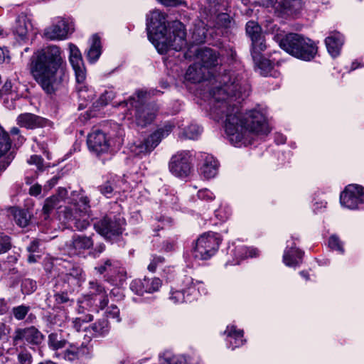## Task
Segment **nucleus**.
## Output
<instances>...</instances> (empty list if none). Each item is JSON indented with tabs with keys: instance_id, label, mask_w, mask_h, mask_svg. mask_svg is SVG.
Here are the masks:
<instances>
[{
	"instance_id": "c85d7f7f",
	"label": "nucleus",
	"mask_w": 364,
	"mask_h": 364,
	"mask_svg": "<svg viewBox=\"0 0 364 364\" xmlns=\"http://www.w3.org/2000/svg\"><path fill=\"white\" fill-rule=\"evenodd\" d=\"M101 41L97 34H94L90 40V45L87 51V57L90 63H95L98 60L102 52Z\"/></svg>"
},
{
	"instance_id": "49530a36",
	"label": "nucleus",
	"mask_w": 364,
	"mask_h": 364,
	"mask_svg": "<svg viewBox=\"0 0 364 364\" xmlns=\"http://www.w3.org/2000/svg\"><path fill=\"white\" fill-rule=\"evenodd\" d=\"M328 247L333 250L339 252L341 254L344 253L343 242L336 235H332L328 240Z\"/></svg>"
},
{
	"instance_id": "9b49d317",
	"label": "nucleus",
	"mask_w": 364,
	"mask_h": 364,
	"mask_svg": "<svg viewBox=\"0 0 364 364\" xmlns=\"http://www.w3.org/2000/svg\"><path fill=\"white\" fill-rule=\"evenodd\" d=\"M340 202L342 206L348 209L364 208V187L348 185L341 193Z\"/></svg>"
},
{
	"instance_id": "aec40b11",
	"label": "nucleus",
	"mask_w": 364,
	"mask_h": 364,
	"mask_svg": "<svg viewBox=\"0 0 364 364\" xmlns=\"http://www.w3.org/2000/svg\"><path fill=\"white\" fill-rule=\"evenodd\" d=\"M95 269L100 274H106V276L112 281H116L118 278H121L124 272L118 261L109 259L96 267Z\"/></svg>"
},
{
	"instance_id": "338daca9",
	"label": "nucleus",
	"mask_w": 364,
	"mask_h": 364,
	"mask_svg": "<svg viewBox=\"0 0 364 364\" xmlns=\"http://www.w3.org/2000/svg\"><path fill=\"white\" fill-rule=\"evenodd\" d=\"M10 133L13 137L17 136V139L21 144L25 140V138L21 134V131L18 127H14L10 129ZM15 139V138H14Z\"/></svg>"
},
{
	"instance_id": "f3484780",
	"label": "nucleus",
	"mask_w": 364,
	"mask_h": 364,
	"mask_svg": "<svg viewBox=\"0 0 364 364\" xmlns=\"http://www.w3.org/2000/svg\"><path fill=\"white\" fill-rule=\"evenodd\" d=\"M162 284L161 280L157 277L148 278L143 279H135L130 284L131 290L139 295H143L144 293H154L157 291Z\"/></svg>"
},
{
	"instance_id": "393cba45",
	"label": "nucleus",
	"mask_w": 364,
	"mask_h": 364,
	"mask_svg": "<svg viewBox=\"0 0 364 364\" xmlns=\"http://www.w3.org/2000/svg\"><path fill=\"white\" fill-rule=\"evenodd\" d=\"M343 43L344 38L343 35L337 31L331 32L325 39V44L328 52L333 58L339 55Z\"/></svg>"
},
{
	"instance_id": "4468645a",
	"label": "nucleus",
	"mask_w": 364,
	"mask_h": 364,
	"mask_svg": "<svg viewBox=\"0 0 364 364\" xmlns=\"http://www.w3.org/2000/svg\"><path fill=\"white\" fill-rule=\"evenodd\" d=\"M43 335L34 326L18 328L14 331L12 343L14 346L21 343L38 345L43 341Z\"/></svg>"
},
{
	"instance_id": "de8ad7c7",
	"label": "nucleus",
	"mask_w": 364,
	"mask_h": 364,
	"mask_svg": "<svg viewBox=\"0 0 364 364\" xmlns=\"http://www.w3.org/2000/svg\"><path fill=\"white\" fill-rule=\"evenodd\" d=\"M30 310V307L25 305H20L16 307H14L12 309L13 315L14 318L17 320H23L28 312Z\"/></svg>"
},
{
	"instance_id": "3c124183",
	"label": "nucleus",
	"mask_w": 364,
	"mask_h": 364,
	"mask_svg": "<svg viewBox=\"0 0 364 364\" xmlns=\"http://www.w3.org/2000/svg\"><path fill=\"white\" fill-rule=\"evenodd\" d=\"M22 291L26 294H30L36 289V283L32 279H26L21 284Z\"/></svg>"
},
{
	"instance_id": "6e6d98bb",
	"label": "nucleus",
	"mask_w": 364,
	"mask_h": 364,
	"mask_svg": "<svg viewBox=\"0 0 364 364\" xmlns=\"http://www.w3.org/2000/svg\"><path fill=\"white\" fill-rule=\"evenodd\" d=\"M197 196L200 200L205 201H210L215 198V195L207 188L198 191Z\"/></svg>"
},
{
	"instance_id": "ea45409f",
	"label": "nucleus",
	"mask_w": 364,
	"mask_h": 364,
	"mask_svg": "<svg viewBox=\"0 0 364 364\" xmlns=\"http://www.w3.org/2000/svg\"><path fill=\"white\" fill-rule=\"evenodd\" d=\"M77 85L76 87V90L79 97L85 101L92 100L95 96L94 91L85 85V81L77 82Z\"/></svg>"
},
{
	"instance_id": "a18cd8bd",
	"label": "nucleus",
	"mask_w": 364,
	"mask_h": 364,
	"mask_svg": "<svg viewBox=\"0 0 364 364\" xmlns=\"http://www.w3.org/2000/svg\"><path fill=\"white\" fill-rule=\"evenodd\" d=\"M55 301L57 304H65L71 306L73 304V299H70L66 291L56 292L54 294Z\"/></svg>"
},
{
	"instance_id": "2eb2a0df",
	"label": "nucleus",
	"mask_w": 364,
	"mask_h": 364,
	"mask_svg": "<svg viewBox=\"0 0 364 364\" xmlns=\"http://www.w3.org/2000/svg\"><path fill=\"white\" fill-rule=\"evenodd\" d=\"M197 298L193 279L190 277H186L183 281V287L180 290L171 291L169 299L173 304L191 302Z\"/></svg>"
},
{
	"instance_id": "0eeeda50",
	"label": "nucleus",
	"mask_w": 364,
	"mask_h": 364,
	"mask_svg": "<svg viewBox=\"0 0 364 364\" xmlns=\"http://www.w3.org/2000/svg\"><path fill=\"white\" fill-rule=\"evenodd\" d=\"M279 46L292 56L305 61L314 59L318 51L314 41L297 33L286 35L279 41Z\"/></svg>"
},
{
	"instance_id": "f8f14e48",
	"label": "nucleus",
	"mask_w": 364,
	"mask_h": 364,
	"mask_svg": "<svg viewBox=\"0 0 364 364\" xmlns=\"http://www.w3.org/2000/svg\"><path fill=\"white\" fill-rule=\"evenodd\" d=\"M73 23L67 18L58 17L53 24L44 31V36L50 41H62L67 39L74 31Z\"/></svg>"
},
{
	"instance_id": "c9c22d12",
	"label": "nucleus",
	"mask_w": 364,
	"mask_h": 364,
	"mask_svg": "<svg viewBox=\"0 0 364 364\" xmlns=\"http://www.w3.org/2000/svg\"><path fill=\"white\" fill-rule=\"evenodd\" d=\"M202 132V129L197 124H191L179 134V137L185 139H196Z\"/></svg>"
},
{
	"instance_id": "f03ea898",
	"label": "nucleus",
	"mask_w": 364,
	"mask_h": 364,
	"mask_svg": "<svg viewBox=\"0 0 364 364\" xmlns=\"http://www.w3.org/2000/svg\"><path fill=\"white\" fill-rule=\"evenodd\" d=\"M30 71L34 80L48 94L54 93L68 80L66 62L61 48L50 45L35 52Z\"/></svg>"
},
{
	"instance_id": "39448f33",
	"label": "nucleus",
	"mask_w": 364,
	"mask_h": 364,
	"mask_svg": "<svg viewBox=\"0 0 364 364\" xmlns=\"http://www.w3.org/2000/svg\"><path fill=\"white\" fill-rule=\"evenodd\" d=\"M83 189L71 192L68 198L70 206L65 208L64 218L77 230L83 231L90 225V199Z\"/></svg>"
},
{
	"instance_id": "680f3d73",
	"label": "nucleus",
	"mask_w": 364,
	"mask_h": 364,
	"mask_svg": "<svg viewBox=\"0 0 364 364\" xmlns=\"http://www.w3.org/2000/svg\"><path fill=\"white\" fill-rule=\"evenodd\" d=\"M114 97V93L112 91H105L100 97L99 103L104 106L108 104Z\"/></svg>"
},
{
	"instance_id": "a19ab883",
	"label": "nucleus",
	"mask_w": 364,
	"mask_h": 364,
	"mask_svg": "<svg viewBox=\"0 0 364 364\" xmlns=\"http://www.w3.org/2000/svg\"><path fill=\"white\" fill-rule=\"evenodd\" d=\"M48 346L53 350L62 349L66 346V341L59 338L57 333H50L48 336Z\"/></svg>"
},
{
	"instance_id": "6ab92c4d",
	"label": "nucleus",
	"mask_w": 364,
	"mask_h": 364,
	"mask_svg": "<svg viewBox=\"0 0 364 364\" xmlns=\"http://www.w3.org/2000/svg\"><path fill=\"white\" fill-rule=\"evenodd\" d=\"M69 60L75 71L76 81H85L86 78L85 69L80 50L75 45L70 43H69Z\"/></svg>"
},
{
	"instance_id": "2f4dec72",
	"label": "nucleus",
	"mask_w": 364,
	"mask_h": 364,
	"mask_svg": "<svg viewBox=\"0 0 364 364\" xmlns=\"http://www.w3.org/2000/svg\"><path fill=\"white\" fill-rule=\"evenodd\" d=\"M262 51H258L257 53L252 51L251 55L252 59L257 67L261 70V74L263 75H267L272 70V63L266 58H262L261 53Z\"/></svg>"
},
{
	"instance_id": "e433bc0d",
	"label": "nucleus",
	"mask_w": 364,
	"mask_h": 364,
	"mask_svg": "<svg viewBox=\"0 0 364 364\" xmlns=\"http://www.w3.org/2000/svg\"><path fill=\"white\" fill-rule=\"evenodd\" d=\"M82 270L79 267H73L68 273L65 274L62 279L68 286H75L79 284Z\"/></svg>"
},
{
	"instance_id": "a211bd4d",
	"label": "nucleus",
	"mask_w": 364,
	"mask_h": 364,
	"mask_svg": "<svg viewBox=\"0 0 364 364\" xmlns=\"http://www.w3.org/2000/svg\"><path fill=\"white\" fill-rule=\"evenodd\" d=\"M246 33L252 41V51L255 53L264 51L266 49L264 36L261 26L254 21H250L246 24Z\"/></svg>"
},
{
	"instance_id": "603ef678",
	"label": "nucleus",
	"mask_w": 364,
	"mask_h": 364,
	"mask_svg": "<svg viewBox=\"0 0 364 364\" xmlns=\"http://www.w3.org/2000/svg\"><path fill=\"white\" fill-rule=\"evenodd\" d=\"M231 23L230 16L225 13L220 14L216 17V24L218 27L228 28Z\"/></svg>"
},
{
	"instance_id": "774afa93",
	"label": "nucleus",
	"mask_w": 364,
	"mask_h": 364,
	"mask_svg": "<svg viewBox=\"0 0 364 364\" xmlns=\"http://www.w3.org/2000/svg\"><path fill=\"white\" fill-rule=\"evenodd\" d=\"M39 240H33L31 242L30 245L27 247V250L30 253L38 252L39 250Z\"/></svg>"
},
{
	"instance_id": "a878e982",
	"label": "nucleus",
	"mask_w": 364,
	"mask_h": 364,
	"mask_svg": "<svg viewBox=\"0 0 364 364\" xmlns=\"http://www.w3.org/2000/svg\"><path fill=\"white\" fill-rule=\"evenodd\" d=\"M224 333L228 339V347L231 348L232 350L242 346L245 342L243 339V331L237 329L235 326H228Z\"/></svg>"
},
{
	"instance_id": "72a5a7b5",
	"label": "nucleus",
	"mask_w": 364,
	"mask_h": 364,
	"mask_svg": "<svg viewBox=\"0 0 364 364\" xmlns=\"http://www.w3.org/2000/svg\"><path fill=\"white\" fill-rule=\"evenodd\" d=\"M160 364H188V360L183 355H174L171 352H165L160 356Z\"/></svg>"
},
{
	"instance_id": "dca6fc26",
	"label": "nucleus",
	"mask_w": 364,
	"mask_h": 364,
	"mask_svg": "<svg viewBox=\"0 0 364 364\" xmlns=\"http://www.w3.org/2000/svg\"><path fill=\"white\" fill-rule=\"evenodd\" d=\"M94 245L92 236L75 234L65 244V248L70 255H79L90 250Z\"/></svg>"
},
{
	"instance_id": "13d9d810",
	"label": "nucleus",
	"mask_w": 364,
	"mask_h": 364,
	"mask_svg": "<svg viewBox=\"0 0 364 364\" xmlns=\"http://www.w3.org/2000/svg\"><path fill=\"white\" fill-rule=\"evenodd\" d=\"M11 330V328L9 325L0 321V341L8 340Z\"/></svg>"
},
{
	"instance_id": "bb28decb",
	"label": "nucleus",
	"mask_w": 364,
	"mask_h": 364,
	"mask_svg": "<svg viewBox=\"0 0 364 364\" xmlns=\"http://www.w3.org/2000/svg\"><path fill=\"white\" fill-rule=\"evenodd\" d=\"M304 253L294 247H287L283 255V262L288 267H296L301 263Z\"/></svg>"
},
{
	"instance_id": "1a4fd4ad",
	"label": "nucleus",
	"mask_w": 364,
	"mask_h": 364,
	"mask_svg": "<svg viewBox=\"0 0 364 364\" xmlns=\"http://www.w3.org/2000/svg\"><path fill=\"white\" fill-rule=\"evenodd\" d=\"M220 242L216 232H209L201 235L195 242L193 249V257L201 260L210 259L218 251Z\"/></svg>"
},
{
	"instance_id": "f257e3e1",
	"label": "nucleus",
	"mask_w": 364,
	"mask_h": 364,
	"mask_svg": "<svg viewBox=\"0 0 364 364\" xmlns=\"http://www.w3.org/2000/svg\"><path fill=\"white\" fill-rule=\"evenodd\" d=\"M222 82V87H214L210 92V115L215 121H223L230 143L240 146L246 144L250 134L267 135L270 130L264 109L256 107L242 114L237 104L232 102L248 95L241 85V78L235 74H225Z\"/></svg>"
},
{
	"instance_id": "b1692460",
	"label": "nucleus",
	"mask_w": 364,
	"mask_h": 364,
	"mask_svg": "<svg viewBox=\"0 0 364 364\" xmlns=\"http://www.w3.org/2000/svg\"><path fill=\"white\" fill-rule=\"evenodd\" d=\"M200 158L202 160L200 168L201 175L207 179L215 177L218 173L219 166L218 161L212 155L206 153L200 154Z\"/></svg>"
},
{
	"instance_id": "f704fd0d",
	"label": "nucleus",
	"mask_w": 364,
	"mask_h": 364,
	"mask_svg": "<svg viewBox=\"0 0 364 364\" xmlns=\"http://www.w3.org/2000/svg\"><path fill=\"white\" fill-rule=\"evenodd\" d=\"M15 223L21 228L26 227L31 220V215L27 210L16 208L13 211Z\"/></svg>"
},
{
	"instance_id": "6e6552de",
	"label": "nucleus",
	"mask_w": 364,
	"mask_h": 364,
	"mask_svg": "<svg viewBox=\"0 0 364 364\" xmlns=\"http://www.w3.org/2000/svg\"><path fill=\"white\" fill-rule=\"evenodd\" d=\"M123 136L124 131L121 129H118L117 136L113 139H110L105 132L97 129L88 134L87 143L91 151L100 155L108 152L111 147H120L124 141Z\"/></svg>"
},
{
	"instance_id": "79ce46f5",
	"label": "nucleus",
	"mask_w": 364,
	"mask_h": 364,
	"mask_svg": "<svg viewBox=\"0 0 364 364\" xmlns=\"http://www.w3.org/2000/svg\"><path fill=\"white\" fill-rule=\"evenodd\" d=\"M11 148V141L8 133L0 126V157Z\"/></svg>"
},
{
	"instance_id": "58836bf2",
	"label": "nucleus",
	"mask_w": 364,
	"mask_h": 364,
	"mask_svg": "<svg viewBox=\"0 0 364 364\" xmlns=\"http://www.w3.org/2000/svg\"><path fill=\"white\" fill-rule=\"evenodd\" d=\"M60 201L58 200V196H52L45 200L43 207V217L44 220H47L49 218V213L55 208H57Z\"/></svg>"
},
{
	"instance_id": "37998d69",
	"label": "nucleus",
	"mask_w": 364,
	"mask_h": 364,
	"mask_svg": "<svg viewBox=\"0 0 364 364\" xmlns=\"http://www.w3.org/2000/svg\"><path fill=\"white\" fill-rule=\"evenodd\" d=\"M114 183L113 181H107L101 186H98L100 192L106 198H110L116 193Z\"/></svg>"
},
{
	"instance_id": "ddd939ff",
	"label": "nucleus",
	"mask_w": 364,
	"mask_h": 364,
	"mask_svg": "<svg viewBox=\"0 0 364 364\" xmlns=\"http://www.w3.org/2000/svg\"><path fill=\"white\" fill-rule=\"evenodd\" d=\"M191 155L188 151H181L172 156L168 168L170 171L176 176L180 178L187 177L192 169L191 163Z\"/></svg>"
},
{
	"instance_id": "20e7f679",
	"label": "nucleus",
	"mask_w": 364,
	"mask_h": 364,
	"mask_svg": "<svg viewBox=\"0 0 364 364\" xmlns=\"http://www.w3.org/2000/svg\"><path fill=\"white\" fill-rule=\"evenodd\" d=\"M146 31L149 40L161 54H165L169 50H180L186 45L183 25L178 23L167 34L165 15L158 10L147 15Z\"/></svg>"
},
{
	"instance_id": "864d4df0",
	"label": "nucleus",
	"mask_w": 364,
	"mask_h": 364,
	"mask_svg": "<svg viewBox=\"0 0 364 364\" xmlns=\"http://www.w3.org/2000/svg\"><path fill=\"white\" fill-rule=\"evenodd\" d=\"M10 237L0 232V254L5 253L11 249Z\"/></svg>"
},
{
	"instance_id": "69168bd1",
	"label": "nucleus",
	"mask_w": 364,
	"mask_h": 364,
	"mask_svg": "<svg viewBox=\"0 0 364 364\" xmlns=\"http://www.w3.org/2000/svg\"><path fill=\"white\" fill-rule=\"evenodd\" d=\"M193 284L195 285L196 293L198 294H204L205 295L208 293V290L205 287L203 282L200 281H193Z\"/></svg>"
},
{
	"instance_id": "4c0bfd02",
	"label": "nucleus",
	"mask_w": 364,
	"mask_h": 364,
	"mask_svg": "<svg viewBox=\"0 0 364 364\" xmlns=\"http://www.w3.org/2000/svg\"><path fill=\"white\" fill-rule=\"evenodd\" d=\"M31 28V24L25 17L20 18L16 21L15 26V33L20 37L21 40H24Z\"/></svg>"
},
{
	"instance_id": "412c9836",
	"label": "nucleus",
	"mask_w": 364,
	"mask_h": 364,
	"mask_svg": "<svg viewBox=\"0 0 364 364\" xmlns=\"http://www.w3.org/2000/svg\"><path fill=\"white\" fill-rule=\"evenodd\" d=\"M48 119L32 113H23L16 118V123L21 127L27 129H34L46 127L48 124Z\"/></svg>"
},
{
	"instance_id": "09e8293b",
	"label": "nucleus",
	"mask_w": 364,
	"mask_h": 364,
	"mask_svg": "<svg viewBox=\"0 0 364 364\" xmlns=\"http://www.w3.org/2000/svg\"><path fill=\"white\" fill-rule=\"evenodd\" d=\"M242 258L254 257L259 255V251L257 248L241 247L237 250Z\"/></svg>"
},
{
	"instance_id": "473e14b6",
	"label": "nucleus",
	"mask_w": 364,
	"mask_h": 364,
	"mask_svg": "<svg viewBox=\"0 0 364 364\" xmlns=\"http://www.w3.org/2000/svg\"><path fill=\"white\" fill-rule=\"evenodd\" d=\"M156 147L154 141L150 139L149 136L143 141H139L132 148V151L136 154H147L151 152Z\"/></svg>"
},
{
	"instance_id": "e2e57ef3",
	"label": "nucleus",
	"mask_w": 364,
	"mask_h": 364,
	"mask_svg": "<svg viewBox=\"0 0 364 364\" xmlns=\"http://www.w3.org/2000/svg\"><path fill=\"white\" fill-rule=\"evenodd\" d=\"M67 319L68 316L65 312H58L53 318V323L58 326H61Z\"/></svg>"
},
{
	"instance_id": "4d7b16f0",
	"label": "nucleus",
	"mask_w": 364,
	"mask_h": 364,
	"mask_svg": "<svg viewBox=\"0 0 364 364\" xmlns=\"http://www.w3.org/2000/svg\"><path fill=\"white\" fill-rule=\"evenodd\" d=\"M105 314L107 317L116 318L117 322L121 321L119 317V309L115 305H111L109 306L105 311Z\"/></svg>"
},
{
	"instance_id": "4be33fe9",
	"label": "nucleus",
	"mask_w": 364,
	"mask_h": 364,
	"mask_svg": "<svg viewBox=\"0 0 364 364\" xmlns=\"http://www.w3.org/2000/svg\"><path fill=\"white\" fill-rule=\"evenodd\" d=\"M197 58L200 60V63L203 68H205V71L210 73L209 69L215 68L220 64L219 55L217 51L204 48L197 50Z\"/></svg>"
},
{
	"instance_id": "7ed1b4c3",
	"label": "nucleus",
	"mask_w": 364,
	"mask_h": 364,
	"mask_svg": "<svg viewBox=\"0 0 364 364\" xmlns=\"http://www.w3.org/2000/svg\"><path fill=\"white\" fill-rule=\"evenodd\" d=\"M146 31L149 40L161 54H165L169 50H180L186 45L183 25L178 23L167 34L165 15L158 10L147 15Z\"/></svg>"
},
{
	"instance_id": "7c9ffc66",
	"label": "nucleus",
	"mask_w": 364,
	"mask_h": 364,
	"mask_svg": "<svg viewBox=\"0 0 364 364\" xmlns=\"http://www.w3.org/2000/svg\"><path fill=\"white\" fill-rule=\"evenodd\" d=\"M175 127L171 122L166 123L163 127L158 128L154 132L149 135L150 139L157 146L161 141L168 136Z\"/></svg>"
},
{
	"instance_id": "cd10ccee",
	"label": "nucleus",
	"mask_w": 364,
	"mask_h": 364,
	"mask_svg": "<svg viewBox=\"0 0 364 364\" xmlns=\"http://www.w3.org/2000/svg\"><path fill=\"white\" fill-rule=\"evenodd\" d=\"M276 8L284 14L294 15L300 10L301 2L299 0H277Z\"/></svg>"
},
{
	"instance_id": "052dcab7",
	"label": "nucleus",
	"mask_w": 364,
	"mask_h": 364,
	"mask_svg": "<svg viewBox=\"0 0 364 364\" xmlns=\"http://www.w3.org/2000/svg\"><path fill=\"white\" fill-rule=\"evenodd\" d=\"M18 360L21 364H31L32 356L26 350L21 351L18 355Z\"/></svg>"
},
{
	"instance_id": "bf43d9fd",
	"label": "nucleus",
	"mask_w": 364,
	"mask_h": 364,
	"mask_svg": "<svg viewBox=\"0 0 364 364\" xmlns=\"http://www.w3.org/2000/svg\"><path fill=\"white\" fill-rule=\"evenodd\" d=\"M164 258L161 256H154L148 266V269L151 272H154L156 267L164 262Z\"/></svg>"
},
{
	"instance_id": "5fc2aeb1",
	"label": "nucleus",
	"mask_w": 364,
	"mask_h": 364,
	"mask_svg": "<svg viewBox=\"0 0 364 364\" xmlns=\"http://www.w3.org/2000/svg\"><path fill=\"white\" fill-rule=\"evenodd\" d=\"M89 288L92 294L96 295L105 294V288L96 281H90L89 282Z\"/></svg>"
},
{
	"instance_id": "5701e85b",
	"label": "nucleus",
	"mask_w": 364,
	"mask_h": 364,
	"mask_svg": "<svg viewBox=\"0 0 364 364\" xmlns=\"http://www.w3.org/2000/svg\"><path fill=\"white\" fill-rule=\"evenodd\" d=\"M208 75L205 68H203L200 63H195L188 68L184 75V80L188 83L196 84L206 80Z\"/></svg>"
},
{
	"instance_id": "9d476101",
	"label": "nucleus",
	"mask_w": 364,
	"mask_h": 364,
	"mask_svg": "<svg viewBox=\"0 0 364 364\" xmlns=\"http://www.w3.org/2000/svg\"><path fill=\"white\" fill-rule=\"evenodd\" d=\"M125 225V220L120 215H107L94 225L95 230L106 239L120 235Z\"/></svg>"
},
{
	"instance_id": "423d86ee",
	"label": "nucleus",
	"mask_w": 364,
	"mask_h": 364,
	"mask_svg": "<svg viewBox=\"0 0 364 364\" xmlns=\"http://www.w3.org/2000/svg\"><path fill=\"white\" fill-rule=\"evenodd\" d=\"M147 92L143 90L136 91L133 95L122 103L120 106L127 107L125 117L132 119L134 117L136 124L144 127L151 124L155 119L159 111L158 106L154 103L145 104Z\"/></svg>"
},
{
	"instance_id": "c756f323",
	"label": "nucleus",
	"mask_w": 364,
	"mask_h": 364,
	"mask_svg": "<svg viewBox=\"0 0 364 364\" xmlns=\"http://www.w3.org/2000/svg\"><path fill=\"white\" fill-rule=\"evenodd\" d=\"M109 330L110 326L107 318L99 319L88 327V331L95 337L105 336Z\"/></svg>"
},
{
	"instance_id": "8fccbe9b",
	"label": "nucleus",
	"mask_w": 364,
	"mask_h": 364,
	"mask_svg": "<svg viewBox=\"0 0 364 364\" xmlns=\"http://www.w3.org/2000/svg\"><path fill=\"white\" fill-rule=\"evenodd\" d=\"M93 320V316L91 314L85 315L83 317H78L73 321V327L77 331H80L82 328V324L90 322Z\"/></svg>"
},
{
	"instance_id": "c03bdc74",
	"label": "nucleus",
	"mask_w": 364,
	"mask_h": 364,
	"mask_svg": "<svg viewBox=\"0 0 364 364\" xmlns=\"http://www.w3.org/2000/svg\"><path fill=\"white\" fill-rule=\"evenodd\" d=\"M80 349L75 346H70L63 353L62 356L65 360L73 361L79 358Z\"/></svg>"
},
{
	"instance_id": "0e129e2a",
	"label": "nucleus",
	"mask_w": 364,
	"mask_h": 364,
	"mask_svg": "<svg viewBox=\"0 0 364 364\" xmlns=\"http://www.w3.org/2000/svg\"><path fill=\"white\" fill-rule=\"evenodd\" d=\"M28 163L30 164L36 165L38 170H42L43 166V160L40 156L38 155L31 156L28 160Z\"/></svg>"
}]
</instances>
